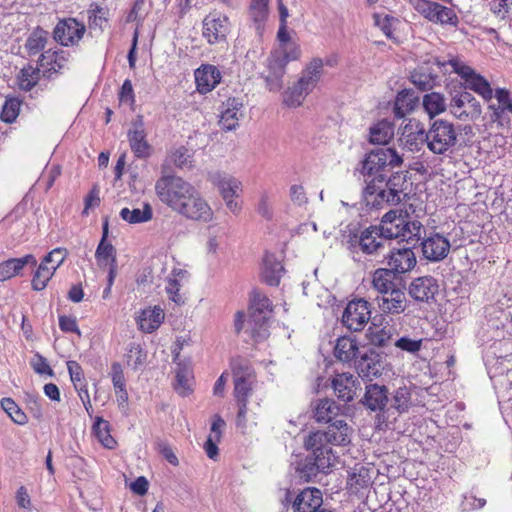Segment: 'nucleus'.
<instances>
[{"instance_id":"c03bdc74","label":"nucleus","mask_w":512,"mask_h":512,"mask_svg":"<svg viewBox=\"0 0 512 512\" xmlns=\"http://www.w3.org/2000/svg\"><path fill=\"white\" fill-rule=\"evenodd\" d=\"M120 217L129 224H139L150 221L153 218V209L149 203H144L143 208H122Z\"/></svg>"},{"instance_id":"c9c22d12","label":"nucleus","mask_w":512,"mask_h":512,"mask_svg":"<svg viewBox=\"0 0 512 512\" xmlns=\"http://www.w3.org/2000/svg\"><path fill=\"white\" fill-rule=\"evenodd\" d=\"M381 237L383 236L377 226H370L363 230L359 237L361 251L365 254L375 253L382 246Z\"/></svg>"},{"instance_id":"20e7f679","label":"nucleus","mask_w":512,"mask_h":512,"mask_svg":"<svg viewBox=\"0 0 512 512\" xmlns=\"http://www.w3.org/2000/svg\"><path fill=\"white\" fill-rule=\"evenodd\" d=\"M234 390L233 396L238 407L236 424L245 427L248 414V399L252 396L255 383V372L252 366L243 359H235L231 362Z\"/></svg>"},{"instance_id":"f704fd0d","label":"nucleus","mask_w":512,"mask_h":512,"mask_svg":"<svg viewBox=\"0 0 512 512\" xmlns=\"http://www.w3.org/2000/svg\"><path fill=\"white\" fill-rule=\"evenodd\" d=\"M395 126L388 120L375 123L369 132V141L372 144L386 145L394 137Z\"/></svg>"},{"instance_id":"a878e982","label":"nucleus","mask_w":512,"mask_h":512,"mask_svg":"<svg viewBox=\"0 0 512 512\" xmlns=\"http://www.w3.org/2000/svg\"><path fill=\"white\" fill-rule=\"evenodd\" d=\"M323 505L320 489L307 487L300 491L293 502L294 512H316Z\"/></svg>"},{"instance_id":"39448f33","label":"nucleus","mask_w":512,"mask_h":512,"mask_svg":"<svg viewBox=\"0 0 512 512\" xmlns=\"http://www.w3.org/2000/svg\"><path fill=\"white\" fill-rule=\"evenodd\" d=\"M250 336L254 342L265 340L269 336L268 321L273 312L272 301L263 292L254 289L250 294L249 301Z\"/></svg>"},{"instance_id":"603ef678","label":"nucleus","mask_w":512,"mask_h":512,"mask_svg":"<svg viewBox=\"0 0 512 512\" xmlns=\"http://www.w3.org/2000/svg\"><path fill=\"white\" fill-rule=\"evenodd\" d=\"M367 339L372 345L383 347L390 340L392 333L389 326L372 324L367 331Z\"/></svg>"},{"instance_id":"09e8293b","label":"nucleus","mask_w":512,"mask_h":512,"mask_svg":"<svg viewBox=\"0 0 512 512\" xmlns=\"http://www.w3.org/2000/svg\"><path fill=\"white\" fill-rule=\"evenodd\" d=\"M311 90L312 88H308L305 83L302 84L301 79H299L295 85L288 88L284 93L283 101L288 107H298Z\"/></svg>"},{"instance_id":"c85d7f7f","label":"nucleus","mask_w":512,"mask_h":512,"mask_svg":"<svg viewBox=\"0 0 512 512\" xmlns=\"http://www.w3.org/2000/svg\"><path fill=\"white\" fill-rule=\"evenodd\" d=\"M164 318V310L160 306H154L141 310L136 317V322L142 332L152 333L160 327Z\"/></svg>"},{"instance_id":"4d7b16f0","label":"nucleus","mask_w":512,"mask_h":512,"mask_svg":"<svg viewBox=\"0 0 512 512\" xmlns=\"http://www.w3.org/2000/svg\"><path fill=\"white\" fill-rule=\"evenodd\" d=\"M147 354L141 348L139 344L130 345L126 354V362L128 366H131L134 370L143 366L146 362Z\"/></svg>"},{"instance_id":"aec40b11","label":"nucleus","mask_w":512,"mask_h":512,"mask_svg":"<svg viewBox=\"0 0 512 512\" xmlns=\"http://www.w3.org/2000/svg\"><path fill=\"white\" fill-rule=\"evenodd\" d=\"M422 254L429 261L443 260L449 253V240L439 233L431 234L421 242Z\"/></svg>"},{"instance_id":"69168bd1","label":"nucleus","mask_w":512,"mask_h":512,"mask_svg":"<svg viewBox=\"0 0 512 512\" xmlns=\"http://www.w3.org/2000/svg\"><path fill=\"white\" fill-rule=\"evenodd\" d=\"M277 41L278 46L276 49L288 50L295 48H300V45L291 39V36L288 32L287 24L279 25V29L277 32Z\"/></svg>"},{"instance_id":"7ed1b4c3","label":"nucleus","mask_w":512,"mask_h":512,"mask_svg":"<svg viewBox=\"0 0 512 512\" xmlns=\"http://www.w3.org/2000/svg\"><path fill=\"white\" fill-rule=\"evenodd\" d=\"M379 231L385 239H399L415 245L421 239L424 227L418 220H411L402 210H390L385 213L379 225Z\"/></svg>"},{"instance_id":"bb28decb","label":"nucleus","mask_w":512,"mask_h":512,"mask_svg":"<svg viewBox=\"0 0 512 512\" xmlns=\"http://www.w3.org/2000/svg\"><path fill=\"white\" fill-rule=\"evenodd\" d=\"M332 387L338 399L351 402L359 389V382L350 373L336 374L332 380Z\"/></svg>"},{"instance_id":"338daca9","label":"nucleus","mask_w":512,"mask_h":512,"mask_svg":"<svg viewBox=\"0 0 512 512\" xmlns=\"http://www.w3.org/2000/svg\"><path fill=\"white\" fill-rule=\"evenodd\" d=\"M174 389L181 396H188L192 392L191 385L187 371L185 369H179L175 377Z\"/></svg>"},{"instance_id":"0e129e2a","label":"nucleus","mask_w":512,"mask_h":512,"mask_svg":"<svg viewBox=\"0 0 512 512\" xmlns=\"http://www.w3.org/2000/svg\"><path fill=\"white\" fill-rule=\"evenodd\" d=\"M105 9L97 4H92L88 10V23L90 28L99 27L102 29L103 23L107 22Z\"/></svg>"},{"instance_id":"052dcab7","label":"nucleus","mask_w":512,"mask_h":512,"mask_svg":"<svg viewBox=\"0 0 512 512\" xmlns=\"http://www.w3.org/2000/svg\"><path fill=\"white\" fill-rule=\"evenodd\" d=\"M374 23L378 26L385 36L389 39L396 40L393 34V26L398 20L392 16L384 15L383 17L377 13L373 15Z\"/></svg>"},{"instance_id":"e433bc0d","label":"nucleus","mask_w":512,"mask_h":512,"mask_svg":"<svg viewBox=\"0 0 512 512\" xmlns=\"http://www.w3.org/2000/svg\"><path fill=\"white\" fill-rule=\"evenodd\" d=\"M395 274L387 268H378L372 275V287L380 295H385L390 290L398 287L395 283Z\"/></svg>"},{"instance_id":"6e6d98bb","label":"nucleus","mask_w":512,"mask_h":512,"mask_svg":"<svg viewBox=\"0 0 512 512\" xmlns=\"http://www.w3.org/2000/svg\"><path fill=\"white\" fill-rule=\"evenodd\" d=\"M437 78V75L422 70L414 71L411 75V80L414 85L422 91H428L434 88L437 83Z\"/></svg>"},{"instance_id":"1a4fd4ad","label":"nucleus","mask_w":512,"mask_h":512,"mask_svg":"<svg viewBox=\"0 0 512 512\" xmlns=\"http://www.w3.org/2000/svg\"><path fill=\"white\" fill-rule=\"evenodd\" d=\"M85 33V24L74 17L59 19L52 32L54 40L63 47L78 46Z\"/></svg>"},{"instance_id":"9d476101","label":"nucleus","mask_w":512,"mask_h":512,"mask_svg":"<svg viewBox=\"0 0 512 512\" xmlns=\"http://www.w3.org/2000/svg\"><path fill=\"white\" fill-rule=\"evenodd\" d=\"M371 318V304L363 298L348 302L342 314L343 325L355 332L362 331Z\"/></svg>"},{"instance_id":"de8ad7c7","label":"nucleus","mask_w":512,"mask_h":512,"mask_svg":"<svg viewBox=\"0 0 512 512\" xmlns=\"http://www.w3.org/2000/svg\"><path fill=\"white\" fill-rule=\"evenodd\" d=\"M40 80V68L28 65L17 75V85L20 90L30 91Z\"/></svg>"},{"instance_id":"864d4df0","label":"nucleus","mask_w":512,"mask_h":512,"mask_svg":"<svg viewBox=\"0 0 512 512\" xmlns=\"http://www.w3.org/2000/svg\"><path fill=\"white\" fill-rule=\"evenodd\" d=\"M1 407L14 423L25 425L28 422L27 415L12 398H3L1 400Z\"/></svg>"},{"instance_id":"b1692460","label":"nucleus","mask_w":512,"mask_h":512,"mask_svg":"<svg viewBox=\"0 0 512 512\" xmlns=\"http://www.w3.org/2000/svg\"><path fill=\"white\" fill-rule=\"evenodd\" d=\"M196 89L200 94L211 92L222 79L220 70L212 64H202L195 72Z\"/></svg>"},{"instance_id":"58836bf2","label":"nucleus","mask_w":512,"mask_h":512,"mask_svg":"<svg viewBox=\"0 0 512 512\" xmlns=\"http://www.w3.org/2000/svg\"><path fill=\"white\" fill-rule=\"evenodd\" d=\"M36 266L31 279V288L34 291H42L48 286L56 270L55 266H50L44 259Z\"/></svg>"},{"instance_id":"f03ea898","label":"nucleus","mask_w":512,"mask_h":512,"mask_svg":"<svg viewBox=\"0 0 512 512\" xmlns=\"http://www.w3.org/2000/svg\"><path fill=\"white\" fill-rule=\"evenodd\" d=\"M402 164L403 158L395 148H379L368 153L360 170L366 182L365 194L374 195L384 185L388 169Z\"/></svg>"},{"instance_id":"e2e57ef3","label":"nucleus","mask_w":512,"mask_h":512,"mask_svg":"<svg viewBox=\"0 0 512 512\" xmlns=\"http://www.w3.org/2000/svg\"><path fill=\"white\" fill-rule=\"evenodd\" d=\"M369 475L368 470L365 468H360L358 472L354 471L349 479H348V485L351 489L358 492L360 489L366 488L369 484Z\"/></svg>"},{"instance_id":"393cba45","label":"nucleus","mask_w":512,"mask_h":512,"mask_svg":"<svg viewBox=\"0 0 512 512\" xmlns=\"http://www.w3.org/2000/svg\"><path fill=\"white\" fill-rule=\"evenodd\" d=\"M389 270L394 274H404L416 265V256L411 248L393 249L386 257Z\"/></svg>"},{"instance_id":"5fc2aeb1","label":"nucleus","mask_w":512,"mask_h":512,"mask_svg":"<svg viewBox=\"0 0 512 512\" xmlns=\"http://www.w3.org/2000/svg\"><path fill=\"white\" fill-rule=\"evenodd\" d=\"M21 105L22 100L19 98L7 97L2 107L0 119L8 124L15 122L20 113Z\"/></svg>"},{"instance_id":"79ce46f5","label":"nucleus","mask_w":512,"mask_h":512,"mask_svg":"<svg viewBox=\"0 0 512 512\" xmlns=\"http://www.w3.org/2000/svg\"><path fill=\"white\" fill-rule=\"evenodd\" d=\"M422 105L430 119L444 113L447 108L444 95L438 92L425 94L422 99Z\"/></svg>"},{"instance_id":"a211bd4d","label":"nucleus","mask_w":512,"mask_h":512,"mask_svg":"<svg viewBox=\"0 0 512 512\" xmlns=\"http://www.w3.org/2000/svg\"><path fill=\"white\" fill-rule=\"evenodd\" d=\"M439 285L432 276L415 278L409 285V295L417 302L430 303L435 300L438 294Z\"/></svg>"},{"instance_id":"ddd939ff","label":"nucleus","mask_w":512,"mask_h":512,"mask_svg":"<svg viewBox=\"0 0 512 512\" xmlns=\"http://www.w3.org/2000/svg\"><path fill=\"white\" fill-rule=\"evenodd\" d=\"M229 30V18L219 12H210L203 19L202 35L211 45L225 42Z\"/></svg>"},{"instance_id":"5701e85b","label":"nucleus","mask_w":512,"mask_h":512,"mask_svg":"<svg viewBox=\"0 0 512 512\" xmlns=\"http://www.w3.org/2000/svg\"><path fill=\"white\" fill-rule=\"evenodd\" d=\"M450 109L459 119L473 118L481 113L479 102L469 92H462L453 97Z\"/></svg>"},{"instance_id":"ea45409f","label":"nucleus","mask_w":512,"mask_h":512,"mask_svg":"<svg viewBox=\"0 0 512 512\" xmlns=\"http://www.w3.org/2000/svg\"><path fill=\"white\" fill-rule=\"evenodd\" d=\"M359 350L357 341L349 336L337 339L334 347V356L342 362H350L356 357Z\"/></svg>"},{"instance_id":"f257e3e1","label":"nucleus","mask_w":512,"mask_h":512,"mask_svg":"<svg viewBox=\"0 0 512 512\" xmlns=\"http://www.w3.org/2000/svg\"><path fill=\"white\" fill-rule=\"evenodd\" d=\"M351 428L343 420H336L328 426L327 431H316L309 435L305 442L307 449L312 450L316 467L325 472L333 466L336 459L329 444L345 446L350 443Z\"/></svg>"},{"instance_id":"0eeeda50","label":"nucleus","mask_w":512,"mask_h":512,"mask_svg":"<svg viewBox=\"0 0 512 512\" xmlns=\"http://www.w3.org/2000/svg\"><path fill=\"white\" fill-rule=\"evenodd\" d=\"M458 133L453 123L438 119L428 129L427 148L436 155H443L457 143Z\"/></svg>"},{"instance_id":"7c9ffc66","label":"nucleus","mask_w":512,"mask_h":512,"mask_svg":"<svg viewBox=\"0 0 512 512\" xmlns=\"http://www.w3.org/2000/svg\"><path fill=\"white\" fill-rule=\"evenodd\" d=\"M379 308L386 314H400L406 308V295L399 286L381 295Z\"/></svg>"},{"instance_id":"774afa93","label":"nucleus","mask_w":512,"mask_h":512,"mask_svg":"<svg viewBox=\"0 0 512 512\" xmlns=\"http://www.w3.org/2000/svg\"><path fill=\"white\" fill-rule=\"evenodd\" d=\"M31 367L35 371V373L39 375H48L53 376L54 372L52 368L50 367L47 359L42 356L40 353H35L33 358L31 359Z\"/></svg>"},{"instance_id":"dca6fc26","label":"nucleus","mask_w":512,"mask_h":512,"mask_svg":"<svg viewBox=\"0 0 512 512\" xmlns=\"http://www.w3.org/2000/svg\"><path fill=\"white\" fill-rule=\"evenodd\" d=\"M301 57V48H293L288 50L274 49L271 51L267 59V67L269 75L267 81L272 79L281 80L286 73V66L291 61H297Z\"/></svg>"},{"instance_id":"4c0bfd02","label":"nucleus","mask_w":512,"mask_h":512,"mask_svg":"<svg viewBox=\"0 0 512 512\" xmlns=\"http://www.w3.org/2000/svg\"><path fill=\"white\" fill-rule=\"evenodd\" d=\"M339 412L340 406L334 400L319 399L314 408V418L318 423H330Z\"/></svg>"},{"instance_id":"bf43d9fd","label":"nucleus","mask_w":512,"mask_h":512,"mask_svg":"<svg viewBox=\"0 0 512 512\" xmlns=\"http://www.w3.org/2000/svg\"><path fill=\"white\" fill-rule=\"evenodd\" d=\"M168 159L170 163H172L176 167L184 168L188 166V164L191 162V154L189 153L188 148H186L185 146H180L172 149L168 153Z\"/></svg>"},{"instance_id":"c756f323","label":"nucleus","mask_w":512,"mask_h":512,"mask_svg":"<svg viewBox=\"0 0 512 512\" xmlns=\"http://www.w3.org/2000/svg\"><path fill=\"white\" fill-rule=\"evenodd\" d=\"M26 265L36 266L37 260L34 255L27 254L20 258H10L0 263V281H7L21 274Z\"/></svg>"},{"instance_id":"4468645a","label":"nucleus","mask_w":512,"mask_h":512,"mask_svg":"<svg viewBox=\"0 0 512 512\" xmlns=\"http://www.w3.org/2000/svg\"><path fill=\"white\" fill-rule=\"evenodd\" d=\"M428 130L425 129L424 124L415 118H411L401 128L399 136L400 146L411 151L418 152L422 147L427 145Z\"/></svg>"},{"instance_id":"f3484780","label":"nucleus","mask_w":512,"mask_h":512,"mask_svg":"<svg viewBox=\"0 0 512 512\" xmlns=\"http://www.w3.org/2000/svg\"><path fill=\"white\" fill-rule=\"evenodd\" d=\"M213 182L219 188L228 209L234 214L239 213L241 204L234 198H239L242 192V183L232 176L220 173L213 176Z\"/></svg>"},{"instance_id":"f8f14e48","label":"nucleus","mask_w":512,"mask_h":512,"mask_svg":"<svg viewBox=\"0 0 512 512\" xmlns=\"http://www.w3.org/2000/svg\"><path fill=\"white\" fill-rule=\"evenodd\" d=\"M174 212L194 221L208 222L213 217L211 207L195 187Z\"/></svg>"},{"instance_id":"a18cd8bd","label":"nucleus","mask_w":512,"mask_h":512,"mask_svg":"<svg viewBox=\"0 0 512 512\" xmlns=\"http://www.w3.org/2000/svg\"><path fill=\"white\" fill-rule=\"evenodd\" d=\"M428 20L434 23H440L442 25L449 24L456 26L458 24V17L455 11L452 8L444 6L438 2H436L432 8L431 15L429 16Z\"/></svg>"},{"instance_id":"13d9d810","label":"nucleus","mask_w":512,"mask_h":512,"mask_svg":"<svg viewBox=\"0 0 512 512\" xmlns=\"http://www.w3.org/2000/svg\"><path fill=\"white\" fill-rule=\"evenodd\" d=\"M411 406V393L407 387H400L393 396L392 407L399 413L407 412Z\"/></svg>"},{"instance_id":"72a5a7b5","label":"nucleus","mask_w":512,"mask_h":512,"mask_svg":"<svg viewBox=\"0 0 512 512\" xmlns=\"http://www.w3.org/2000/svg\"><path fill=\"white\" fill-rule=\"evenodd\" d=\"M418 98L410 90H401L396 95L393 107L394 116L397 119L404 118L417 107Z\"/></svg>"},{"instance_id":"3c124183","label":"nucleus","mask_w":512,"mask_h":512,"mask_svg":"<svg viewBox=\"0 0 512 512\" xmlns=\"http://www.w3.org/2000/svg\"><path fill=\"white\" fill-rule=\"evenodd\" d=\"M323 68L321 58H313L306 66L303 76L300 78L301 83H305L308 88H314L318 82Z\"/></svg>"},{"instance_id":"9b49d317","label":"nucleus","mask_w":512,"mask_h":512,"mask_svg":"<svg viewBox=\"0 0 512 512\" xmlns=\"http://www.w3.org/2000/svg\"><path fill=\"white\" fill-rule=\"evenodd\" d=\"M174 212L194 221L208 222L213 217L211 207L195 187Z\"/></svg>"},{"instance_id":"423d86ee","label":"nucleus","mask_w":512,"mask_h":512,"mask_svg":"<svg viewBox=\"0 0 512 512\" xmlns=\"http://www.w3.org/2000/svg\"><path fill=\"white\" fill-rule=\"evenodd\" d=\"M194 186L180 176L166 174L160 176L154 186L159 201L175 211L177 207L193 192Z\"/></svg>"},{"instance_id":"49530a36","label":"nucleus","mask_w":512,"mask_h":512,"mask_svg":"<svg viewBox=\"0 0 512 512\" xmlns=\"http://www.w3.org/2000/svg\"><path fill=\"white\" fill-rule=\"evenodd\" d=\"M270 0H251L248 8L250 19L256 26L261 29L268 18Z\"/></svg>"},{"instance_id":"680f3d73","label":"nucleus","mask_w":512,"mask_h":512,"mask_svg":"<svg viewBox=\"0 0 512 512\" xmlns=\"http://www.w3.org/2000/svg\"><path fill=\"white\" fill-rule=\"evenodd\" d=\"M495 98L499 104L498 108L495 109L496 118L500 117V114L505 111L512 112V98L510 97V92L505 88H499L495 92Z\"/></svg>"},{"instance_id":"2f4dec72","label":"nucleus","mask_w":512,"mask_h":512,"mask_svg":"<svg viewBox=\"0 0 512 512\" xmlns=\"http://www.w3.org/2000/svg\"><path fill=\"white\" fill-rule=\"evenodd\" d=\"M108 238V220L103 223L102 238L97 246L95 258L99 267H107L116 264V250L114 246L107 241Z\"/></svg>"},{"instance_id":"2eb2a0df","label":"nucleus","mask_w":512,"mask_h":512,"mask_svg":"<svg viewBox=\"0 0 512 512\" xmlns=\"http://www.w3.org/2000/svg\"><path fill=\"white\" fill-rule=\"evenodd\" d=\"M408 172H395L384 182L386 188L383 185L380 186L379 190L375 194L388 204H398L407 196L406 190L408 187L407 178Z\"/></svg>"},{"instance_id":"8fccbe9b","label":"nucleus","mask_w":512,"mask_h":512,"mask_svg":"<svg viewBox=\"0 0 512 512\" xmlns=\"http://www.w3.org/2000/svg\"><path fill=\"white\" fill-rule=\"evenodd\" d=\"M182 274L181 270L172 272V276L167 278L165 291L168 295L169 300L173 301L177 305H183L186 297L185 293L182 292V284L176 276Z\"/></svg>"},{"instance_id":"6ab92c4d","label":"nucleus","mask_w":512,"mask_h":512,"mask_svg":"<svg viewBox=\"0 0 512 512\" xmlns=\"http://www.w3.org/2000/svg\"><path fill=\"white\" fill-rule=\"evenodd\" d=\"M355 367L359 377L371 381L382 374V357L375 350L369 349L360 355Z\"/></svg>"},{"instance_id":"4be33fe9","label":"nucleus","mask_w":512,"mask_h":512,"mask_svg":"<svg viewBox=\"0 0 512 512\" xmlns=\"http://www.w3.org/2000/svg\"><path fill=\"white\" fill-rule=\"evenodd\" d=\"M68 61V53L62 49H48L39 58L38 65L45 77L59 73Z\"/></svg>"},{"instance_id":"6e6552de","label":"nucleus","mask_w":512,"mask_h":512,"mask_svg":"<svg viewBox=\"0 0 512 512\" xmlns=\"http://www.w3.org/2000/svg\"><path fill=\"white\" fill-rule=\"evenodd\" d=\"M447 64L452 67L453 72L457 73L464 80L467 88L478 93L487 101L493 98V90L489 82L483 76L477 74L470 66L458 58L450 59ZM442 65H446V63Z\"/></svg>"},{"instance_id":"cd10ccee","label":"nucleus","mask_w":512,"mask_h":512,"mask_svg":"<svg viewBox=\"0 0 512 512\" xmlns=\"http://www.w3.org/2000/svg\"><path fill=\"white\" fill-rule=\"evenodd\" d=\"M128 142L134 156L139 159H145L152 154V146L147 141V135L143 123L134 124L127 134Z\"/></svg>"},{"instance_id":"412c9836","label":"nucleus","mask_w":512,"mask_h":512,"mask_svg":"<svg viewBox=\"0 0 512 512\" xmlns=\"http://www.w3.org/2000/svg\"><path fill=\"white\" fill-rule=\"evenodd\" d=\"M243 103L237 97H229L220 106L219 125L223 130H234L242 116Z\"/></svg>"},{"instance_id":"473e14b6","label":"nucleus","mask_w":512,"mask_h":512,"mask_svg":"<svg viewBox=\"0 0 512 512\" xmlns=\"http://www.w3.org/2000/svg\"><path fill=\"white\" fill-rule=\"evenodd\" d=\"M388 401V391L385 386L370 384L366 387L363 403L370 410H382Z\"/></svg>"},{"instance_id":"a19ab883","label":"nucleus","mask_w":512,"mask_h":512,"mask_svg":"<svg viewBox=\"0 0 512 512\" xmlns=\"http://www.w3.org/2000/svg\"><path fill=\"white\" fill-rule=\"evenodd\" d=\"M92 431L98 441L102 444L104 448L107 449H115L117 446V441L111 435V427L110 423L107 420H104L102 417H95V422L92 426Z\"/></svg>"},{"instance_id":"37998d69","label":"nucleus","mask_w":512,"mask_h":512,"mask_svg":"<svg viewBox=\"0 0 512 512\" xmlns=\"http://www.w3.org/2000/svg\"><path fill=\"white\" fill-rule=\"evenodd\" d=\"M49 40V33L42 27H36L28 36L25 42V49L30 56L41 52Z\"/></svg>"}]
</instances>
